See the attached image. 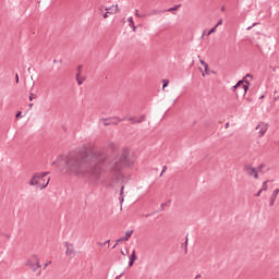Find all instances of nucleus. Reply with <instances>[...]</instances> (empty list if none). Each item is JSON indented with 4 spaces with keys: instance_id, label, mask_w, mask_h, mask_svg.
<instances>
[{
    "instance_id": "2",
    "label": "nucleus",
    "mask_w": 279,
    "mask_h": 279,
    "mask_svg": "<svg viewBox=\"0 0 279 279\" xmlns=\"http://www.w3.org/2000/svg\"><path fill=\"white\" fill-rule=\"evenodd\" d=\"M51 178H49V172H36L32 175L29 180V185L34 186L39 191H43L49 186Z\"/></svg>"
},
{
    "instance_id": "1",
    "label": "nucleus",
    "mask_w": 279,
    "mask_h": 279,
    "mask_svg": "<svg viewBox=\"0 0 279 279\" xmlns=\"http://www.w3.org/2000/svg\"><path fill=\"white\" fill-rule=\"evenodd\" d=\"M61 171L80 175L84 173V158L80 156L58 157Z\"/></svg>"
},
{
    "instance_id": "5",
    "label": "nucleus",
    "mask_w": 279,
    "mask_h": 279,
    "mask_svg": "<svg viewBox=\"0 0 279 279\" xmlns=\"http://www.w3.org/2000/svg\"><path fill=\"white\" fill-rule=\"evenodd\" d=\"M199 63H201L199 71H201L203 77L210 75V70L208 68V63H206L204 60H199Z\"/></svg>"
},
{
    "instance_id": "12",
    "label": "nucleus",
    "mask_w": 279,
    "mask_h": 279,
    "mask_svg": "<svg viewBox=\"0 0 279 279\" xmlns=\"http://www.w3.org/2000/svg\"><path fill=\"white\" fill-rule=\"evenodd\" d=\"M136 251H133L132 252V255L130 256V263H129V265H130V267H132V265H134V260H136Z\"/></svg>"
},
{
    "instance_id": "23",
    "label": "nucleus",
    "mask_w": 279,
    "mask_h": 279,
    "mask_svg": "<svg viewBox=\"0 0 279 279\" xmlns=\"http://www.w3.org/2000/svg\"><path fill=\"white\" fill-rule=\"evenodd\" d=\"M33 99H34V94H31L29 101H32Z\"/></svg>"
},
{
    "instance_id": "13",
    "label": "nucleus",
    "mask_w": 279,
    "mask_h": 279,
    "mask_svg": "<svg viewBox=\"0 0 279 279\" xmlns=\"http://www.w3.org/2000/svg\"><path fill=\"white\" fill-rule=\"evenodd\" d=\"M130 27H132L133 32H136V26L134 25V19L129 17Z\"/></svg>"
},
{
    "instance_id": "29",
    "label": "nucleus",
    "mask_w": 279,
    "mask_h": 279,
    "mask_svg": "<svg viewBox=\"0 0 279 279\" xmlns=\"http://www.w3.org/2000/svg\"><path fill=\"white\" fill-rule=\"evenodd\" d=\"M78 84H82V81H78Z\"/></svg>"
},
{
    "instance_id": "11",
    "label": "nucleus",
    "mask_w": 279,
    "mask_h": 279,
    "mask_svg": "<svg viewBox=\"0 0 279 279\" xmlns=\"http://www.w3.org/2000/svg\"><path fill=\"white\" fill-rule=\"evenodd\" d=\"M267 184H269V181H266L263 183L262 189L257 192V197H260V193H263V191H267V189H268Z\"/></svg>"
},
{
    "instance_id": "10",
    "label": "nucleus",
    "mask_w": 279,
    "mask_h": 279,
    "mask_svg": "<svg viewBox=\"0 0 279 279\" xmlns=\"http://www.w3.org/2000/svg\"><path fill=\"white\" fill-rule=\"evenodd\" d=\"M130 121L132 123H143V121H145V116H140L137 118L131 119Z\"/></svg>"
},
{
    "instance_id": "21",
    "label": "nucleus",
    "mask_w": 279,
    "mask_h": 279,
    "mask_svg": "<svg viewBox=\"0 0 279 279\" xmlns=\"http://www.w3.org/2000/svg\"><path fill=\"white\" fill-rule=\"evenodd\" d=\"M253 175H254L255 179L258 178V172H256L254 169H253Z\"/></svg>"
},
{
    "instance_id": "26",
    "label": "nucleus",
    "mask_w": 279,
    "mask_h": 279,
    "mask_svg": "<svg viewBox=\"0 0 279 279\" xmlns=\"http://www.w3.org/2000/svg\"><path fill=\"white\" fill-rule=\"evenodd\" d=\"M15 80H16V82H19V75H16V78H15Z\"/></svg>"
},
{
    "instance_id": "17",
    "label": "nucleus",
    "mask_w": 279,
    "mask_h": 279,
    "mask_svg": "<svg viewBox=\"0 0 279 279\" xmlns=\"http://www.w3.org/2000/svg\"><path fill=\"white\" fill-rule=\"evenodd\" d=\"M279 189L274 190L272 197H278Z\"/></svg>"
},
{
    "instance_id": "20",
    "label": "nucleus",
    "mask_w": 279,
    "mask_h": 279,
    "mask_svg": "<svg viewBox=\"0 0 279 279\" xmlns=\"http://www.w3.org/2000/svg\"><path fill=\"white\" fill-rule=\"evenodd\" d=\"M219 25H223V20H219L215 26L218 27Z\"/></svg>"
},
{
    "instance_id": "28",
    "label": "nucleus",
    "mask_w": 279,
    "mask_h": 279,
    "mask_svg": "<svg viewBox=\"0 0 279 279\" xmlns=\"http://www.w3.org/2000/svg\"><path fill=\"white\" fill-rule=\"evenodd\" d=\"M264 98H265V96H262V97H260V99H264Z\"/></svg>"
},
{
    "instance_id": "19",
    "label": "nucleus",
    "mask_w": 279,
    "mask_h": 279,
    "mask_svg": "<svg viewBox=\"0 0 279 279\" xmlns=\"http://www.w3.org/2000/svg\"><path fill=\"white\" fill-rule=\"evenodd\" d=\"M135 16H137V19H143V15L138 13V10H135Z\"/></svg>"
},
{
    "instance_id": "6",
    "label": "nucleus",
    "mask_w": 279,
    "mask_h": 279,
    "mask_svg": "<svg viewBox=\"0 0 279 279\" xmlns=\"http://www.w3.org/2000/svg\"><path fill=\"white\" fill-rule=\"evenodd\" d=\"M65 256H68V258H75V256H77V252L73 244H66Z\"/></svg>"
},
{
    "instance_id": "15",
    "label": "nucleus",
    "mask_w": 279,
    "mask_h": 279,
    "mask_svg": "<svg viewBox=\"0 0 279 279\" xmlns=\"http://www.w3.org/2000/svg\"><path fill=\"white\" fill-rule=\"evenodd\" d=\"M215 32H217V27H216V26L213 27V28L208 32L207 36H210V34H215Z\"/></svg>"
},
{
    "instance_id": "4",
    "label": "nucleus",
    "mask_w": 279,
    "mask_h": 279,
    "mask_svg": "<svg viewBox=\"0 0 279 279\" xmlns=\"http://www.w3.org/2000/svg\"><path fill=\"white\" fill-rule=\"evenodd\" d=\"M255 130L257 132V136L259 138H263V136H265V134H267V130H269V125L265 122H259L256 126Z\"/></svg>"
},
{
    "instance_id": "30",
    "label": "nucleus",
    "mask_w": 279,
    "mask_h": 279,
    "mask_svg": "<svg viewBox=\"0 0 279 279\" xmlns=\"http://www.w3.org/2000/svg\"><path fill=\"white\" fill-rule=\"evenodd\" d=\"M116 279H119V277H117Z\"/></svg>"
},
{
    "instance_id": "3",
    "label": "nucleus",
    "mask_w": 279,
    "mask_h": 279,
    "mask_svg": "<svg viewBox=\"0 0 279 279\" xmlns=\"http://www.w3.org/2000/svg\"><path fill=\"white\" fill-rule=\"evenodd\" d=\"M120 162L121 165H123V167H134V155H132V153H130V150H124L121 156H120Z\"/></svg>"
},
{
    "instance_id": "8",
    "label": "nucleus",
    "mask_w": 279,
    "mask_h": 279,
    "mask_svg": "<svg viewBox=\"0 0 279 279\" xmlns=\"http://www.w3.org/2000/svg\"><path fill=\"white\" fill-rule=\"evenodd\" d=\"M247 77L252 78L251 74H246V76L242 80L239 81L234 86H233V93L236 90V88H240L243 84H250V81H247Z\"/></svg>"
},
{
    "instance_id": "16",
    "label": "nucleus",
    "mask_w": 279,
    "mask_h": 279,
    "mask_svg": "<svg viewBox=\"0 0 279 279\" xmlns=\"http://www.w3.org/2000/svg\"><path fill=\"white\" fill-rule=\"evenodd\" d=\"M122 120H119V118H112L110 123H119Z\"/></svg>"
},
{
    "instance_id": "7",
    "label": "nucleus",
    "mask_w": 279,
    "mask_h": 279,
    "mask_svg": "<svg viewBox=\"0 0 279 279\" xmlns=\"http://www.w3.org/2000/svg\"><path fill=\"white\" fill-rule=\"evenodd\" d=\"M132 234H134L133 230L125 231L124 236L116 241L117 245H119V243H124L125 241H130V239L132 238Z\"/></svg>"
},
{
    "instance_id": "24",
    "label": "nucleus",
    "mask_w": 279,
    "mask_h": 279,
    "mask_svg": "<svg viewBox=\"0 0 279 279\" xmlns=\"http://www.w3.org/2000/svg\"><path fill=\"white\" fill-rule=\"evenodd\" d=\"M19 117H21V112H19V113L16 114V118H19Z\"/></svg>"
},
{
    "instance_id": "9",
    "label": "nucleus",
    "mask_w": 279,
    "mask_h": 279,
    "mask_svg": "<svg viewBox=\"0 0 279 279\" xmlns=\"http://www.w3.org/2000/svg\"><path fill=\"white\" fill-rule=\"evenodd\" d=\"M107 14H118L120 12L119 4L106 8Z\"/></svg>"
},
{
    "instance_id": "27",
    "label": "nucleus",
    "mask_w": 279,
    "mask_h": 279,
    "mask_svg": "<svg viewBox=\"0 0 279 279\" xmlns=\"http://www.w3.org/2000/svg\"><path fill=\"white\" fill-rule=\"evenodd\" d=\"M32 106H34V104H31V105H29V108H32Z\"/></svg>"
},
{
    "instance_id": "14",
    "label": "nucleus",
    "mask_w": 279,
    "mask_h": 279,
    "mask_svg": "<svg viewBox=\"0 0 279 279\" xmlns=\"http://www.w3.org/2000/svg\"><path fill=\"white\" fill-rule=\"evenodd\" d=\"M167 86H169V80H163L162 89L165 90V88H167Z\"/></svg>"
},
{
    "instance_id": "22",
    "label": "nucleus",
    "mask_w": 279,
    "mask_h": 279,
    "mask_svg": "<svg viewBox=\"0 0 279 279\" xmlns=\"http://www.w3.org/2000/svg\"><path fill=\"white\" fill-rule=\"evenodd\" d=\"M108 14H110V13H108V11L104 14V19H107L108 17Z\"/></svg>"
},
{
    "instance_id": "25",
    "label": "nucleus",
    "mask_w": 279,
    "mask_h": 279,
    "mask_svg": "<svg viewBox=\"0 0 279 279\" xmlns=\"http://www.w3.org/2000/svg\"><path fill=\"white\" fill-rule=\"evenodd\" d=\"M121 254H122V256H125V253L123 251H121Z\"/></svg>"
},
{
    "instance_id": "18",
    "label": "nucleus",
    "mask_w": 279,
    "mask_h": 279,
    "mask_svg": "<svg viewBox=\"0 0 279 279\" xmlns=\"http://www.w3.org/2000/svg\"><path fill=\"white\" fill-rule=\"evenodd\" d=\"M243 88H244V95H247V90H250V86L243 85Z\"/></svg>"
}]
</instances>
